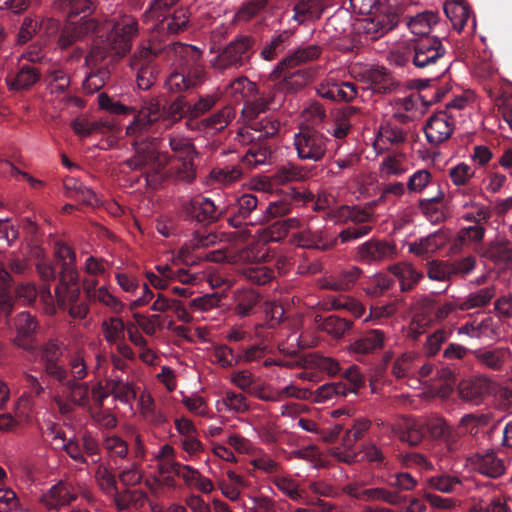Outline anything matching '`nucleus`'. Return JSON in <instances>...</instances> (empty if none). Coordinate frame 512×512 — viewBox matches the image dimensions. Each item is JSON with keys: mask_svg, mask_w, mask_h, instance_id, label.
<instances>
[{"mask_svg": "<svg viewBox=\"0 0 512 512\" xmlns=\"http://www.w3.org/2000/svg\"><path fill=\"white\" fill-rule=\"evenodd\" d=\"M181 403L194 416L211 419L214 413L209 408L206 400L197 393H182Z\"/></svg>", "mask_w": 512, "mask_h": 512, "instance_id": "obj_48", "label": "nucleus"}, {"mask_svg": "<svg viewBox=\"0 0 512 512\" xmlns=\"http://www.w3.org/2000/svg\"><path fill=\"white\" fill-rule=\"evenodd\" d=\"M235 114L231 107H224L211 116L199 122V129L205 132H219L225 129L230 121L234 118Z\"/></svg>", "mask_w": 512, "mask_h": 512, "instance_id": "obj_43", "label": "nucleus"}, {"mask_svg": "<svg viewBox=\"0 0 512 512\" xmlns=\"http://www.w3.org/2000/svg\"><path fill=\"white\" fill-rule=\"evenodd\" d=\"M478 364L494 370L502 371L510 356V352L507 348L496 347V348H480L472 351Z\"/></svg>", "mask_w": 512, "mask_h": 512, "instance_id": "obj_25", "label": "nucleus"}, {"mask_svg": "<svg viewBox=\"0 0 512 512\" xmlns=\"http://www.w3.org/2000/svg\"><path fill=\"white\" fill-rule=\"evenodd\" d=\"M458 336H467L471 339H491L496 334L494 321L491 317L481 320H471L456 329Z\"/></svg>", "mask_w": 512, "mask_h": 512, "instance_id": "obj_29", "label": "nucleus"}, {"mask_svg": "<svg viewBox=\"0 0 512 512\" xmlns=\"http://www.w3.org/2000/svg\"><path fill=\"white\" fill-rule=\"evenodd\" d=\"M473 470L485 477L497 479L507 469V461L494 451L479 452L470 457Z\"/></svg>", "mask_w": 512, "mask_h": 512, "instance_id": "obj_14", "label": "nucleus"}, {"mask_svg": "<svg viewBox=\"0 0 512 512\" xmlns=\"http://www.w3.org/2000/svg\"><path fill=\"white\" fill-rule=\"evenodd\" d=\"M241 273L247 280L258 285H264L274 278L273 270L262 264L244 266Z\"/></svg>", "mask_w": 512, "mask_h": 512, "instance_id": "obj_58", "label": "nucleus"}, {"mask_svg": "<svg viewBox=\"0 0 512 512\" xmlns=\"http://www.w3.org/2000/svg\"><path fill=\"white\" fill-rule=\"evenodd\" d=\"M455 128V115L439 111L429 117L424 125V133L429 145L437 147L452 136Z\"/></svg>", "mask_w": 512, "mask_h": 512, "instance_id": "obj_10", "label": "nucleus"}, {"mask_svg": "<svg viewBox=\"0 0 512 512\" xmlns=\"http://www.w3.org/2000/svg\"><path fill=\"white\" fill-rule=\"evenodd\" d=\"M376 424L379 427H387L393 435L409 445H417L423 439L421 425L411 418H401L394 425H386L379 419Z\"/></svg>", "mask_w": 512, "mask_h": 512, "instance_id": "obj_21", "label": "nucleus"}, {"mask_svg": "<svg viewBox=\"0 0 512 512\" xmlns=\"http://www.w3.org/2000/svg\"><path fill=\"white\" fill-rule=\"evenodd\" d=\"M249 407L246 396L233 390H226L215 402V408L219 413L242 414L247 412Z\"/></svg>", "mask_w": 512, "mask_h": 512, "instance_id": "obj_33", "label": "nucleus"}, {"mask_svg": "<svg viewBox=\"0 0 512 512\" xmlns=\"http://www.w3.org/2000/svg\"><path fill=\"white\" fill-rule=\"evenodd\" d=\"M450 237V231L441 228L409 243L408 250L417 256L434 253L443 248L450 240Z\"/></svg>", "mask_w": 512, "mask_h": 512, "instance_id": "obj_23", "label": "nucleus"}, {"mask_svg": "<svg viewBox=\"0 0 512 512\" xmlns=\"http://www.w3.org/2000/svg\"><path fill=\"white\" fill-rule=\"evenodd\" d=\"M362 495L365 502L383 501L391 505H399L404 500L398 492L383 487L366 488Z\"/></svg>", "mask_w": 512, "mask_h": 512, "instance_id": "obj_56", "label": "nucleus"}, {"mask_svg": "<svg viewBox=\"0 0 512 512\" xmlns=\"http://www.w3.org/2000/svg\"><path fill=\"white\" fill-rule=\"evenodd\" d=\"M102 450L111 461L116 464L118 460H123L128 454L127 443L118 435L102 432Z\"/></svg>", "mask_w": 512, "mask_h": 512, "instance_id": "obj_40", "label": "nucleus"}, {"mask_svg": "<svg viewBox=\"0 0 512 512\" xmlns=\"http://www.w3.org/2000/svg\"><path fill=\"white\" fill-rule=\"evenodd\" d=\"M56 4L62 9H68V16H80V20L87 17H95V1L96 0H55Z\"/></svg>", "mask_w": 512, "mask_h": 512, "instance_id": "obj_49", "label": "nucleus"}, {"mask_svg": "<svg viewBox=\"0 0 512 512\" xmlns=\"http://www.w3.org/2000/svg\"><path fill=\"white\" fill-rule=\"evenodd\" d=\"M426 485L442 493H453L462 486V479L450 474H440L426 479Z\"/></svg>", "mask_w": 512, "mask_h": 512, "instance_id": "obj_51", "label": "nucleus"}, {"mask_svg": "<svg viewBox=\"0 0 512 512\" xmlns=\"http://www.w3.org/2000/svg\"><path fill=\"white\" fill-rule=\"evenodd\" d=\"M491 385V380L483 375L465 379L458 386L459 396L463 401L477 405L490 391Z\"/></svg>", "mask_w": 512, "mask_h": 512, "instance_id": "obj_22", "label": "nucleus"}, {"mask_svg": "<svg viewBox=\"0 0 512 512\" xmlns=\"http://www.w3.org/2000/svg\"><path fill=\"white\" fill-rule=\"evenodd\" d=\"M135 155L127 160L131 169L145 170V177L148 185L156 188L166 179L191 183L196 177L194 166L195 157H179L171 165L168 171H163L168 157L159 151L157 139L152 141L135 142Z\"/></svg>", "mask_w": 512, "mask_h": 512, "instance_id": "obj_1", "label": "nucleus"}, {"mask_svg": "<svg viewBox=\"0 0 512 512\" xmlns=\"http://www.w3.org/2000/svg\"><path fill=\"white\" fill-rule=\"evenodd\" d=\"M305 223V218L298 217H291L281 221H277L271 227V239L273 241H278L291 230H297L298 232L300 229L305 228Z\"/></svg>", "mask_w": 512, "mask_h": 512, "instance_id": "obj_60", "label": "nucleus"}, {"mask_svg": "<svg viewBox=\"0 0 512 512\" xmlns=\"http://www.w3.org/2000/svg\"><path fill=\"white\" fill-rule=\"evenodd\" d=\"M254 43L250 35L237 36L218 55L216 66L220 69L243 66L250 59Z\"/></svg>", "mask_w": 512, "mask_h": 512, "instance_id": "obj_7", "label": "nucleus"}, {"mask_svg": "<svg viewBox=\"0 0 512 512\" xmlns=\"http://www.w3.org/2000/svg\"><path fill=\"white\" fill-rule=\"evenodd\" d=\"M273 484L282 494L292 501H299L303 498L304 490L301 488L300 484L289 475L275 476Z\"/></svg>", "mask_w": 512, "mask_h": 512, "instance_id": "obj_55", "label": "nucleus"}, {"mask_svg": "<svg viewBox=\"0 0 512 512\" xmlns=\"http://www.w3.org/2000/svg\"><path fill=\"white\" fill-rule=\"evenodd\" d=\"M444 191L436 184V193L429 198H423L419 201V208L432 224H438L445 220L446 214L442 210L440 203L444 199Z\"/></svg>", "mask_w": 512, "mask_h": 512, "instance_id": "obj_34", "label": "nucleus"}, {"mask_svg": "<svg viewBox=\"0 0 512 512\" xmlns=\"http://www.w3.org/2000/svg\"><path fill=\"white\" fill-rule=\"evenodd\" d=\"M351 13L347 9L340 8L331 15L325 24V33L330 38H341L348 36L354 30V23Z\"/></svg>", "mask_w": 512, "mask_h": 512, "instance_id": "obj_27", "label": "nucleus"}, {"mask_svg": "<svg viewBox=\"0 0 512 512\" xmlns=\"http://www.w3.org/2000/svg\"><path fill=\"white\" fill-rule=\"evenodd\" d=\"M321 53L320 47L317 45H308L300 47L293 52L289 53L281 62L278 64V68H294L307 61L314 60L319 57Z\"/></svg>", "mask_w": 512, "mask_h": 512, "instance_id": "obj_39", "label": "nucleus"}, {"mask_svg": "<svg viewBox=\"0 0 512 512\" xmlns=\"http://www.w3.org/2000/svg\"><path fill=\"white\" fill-rule=\"evenodd\" d=\"M348 395V387L347 384L339 381L326 383L322 386L318 387L316 391H312V399L317 403H324L330 400H333L337 397H345Z\"/></svg>", "mask_w": 512, "mask_h": 512, "instance_id": "obj_46", "label": "nucleus"}, {"mask_svg": "<svg viewBox=\"0 0 512 512\" xmlns=\"http://www.w3.org/2000/svg\"><path fill=\"white\" fill-rule=\"evenodd\" d=\"M175 430L178 434V442L185 452V460L196 458L204 451V445L198 437V430L194 422L186 416L174 419Z\"/></svg>", "mask_w": 512, "mask_h": 512, "instance_id": "obj_11", "label": "nucleus"}, {"mask_svg": "<svg viewBox=\"0 0 512 512\" xmlns=\"http://www.w3.org/2000/svg\"><path fill=\"white\" fill-rule=\"evenodd\" d=\"M40 78L38 70L30 65H24L17 72H11L6 77V83L10 90L22 91L29 89Z\"/></svg>", "mask_w": 512, "mask_h": 512, "instance_id": "obj_35", "label": "nucleus"}, {"mask_svg": "<svg viewBox=\"0 0 512 512\" xmlns=\"http://www.w3.org/2000/svg\"><path fill=\"white\" fill-rule=\"evenodd\" d=\"M311 175V170L294 163H286L280 166L275 174L274 180L279 184L304 181Z\"/></svg>", "mask_w": 512, "mask_h": 512, "instance_id": "obj_42", "label": "nucleus"}, {"mask_svg": "<svg viewBox=\"0 0 512 512\" xmlns=\"http://www.w3.org/2000/svg\"><path fill=\"white\" fill-rule=\"evenodd\" d=\"M333 216L338 222L351 221L355 224H364L370 221L372 214L364 208L342 205L336 209Z\"/></svg>", "mask_w": 512, "mask_h": 512, "instance_id": "obj_47", "label": "nucleus"}, {"mask_svg": "<svg viewBox=\"0 0 512 512\" xmlns=\"http://www.w3.org/2000/svg\"><path fill=\"white\" fill-rule=\"evenodd\" d=\"M55 257L61 262L60 283L55 289V297L51 294L48 286H43L39 291V297L44 304L45 312L53 314L56 307L68 309L73 318L84 319L88 313V306L85 302L78 303L80 287L77 282L75 271V254L72 249L63 242L55 244Z\"/></svg>", "mask_w": 512, "mask_h": 512, "instance_id": "obj_2", "label": "nucleus"}, {"mask_svg": "<svg viewBox=\"0 0 512 512\" xmlns=\"http://www.w3.org/2000/svg\"><path fill=\"white\" fill-rule=\"evenodd\" d=\"M321 329L334 338L342 337L352 327V322L338 316H328L321 323Z\"/></svg>", "mask_w": 512, "mask_h": 512, "instance_id": "obj_63", "label": "nucleus"}, {"mask_svg": "<svg viewBox=\"0 0 512 512\" xmlns=\"http://www.w3.org/2000/svg\"><path fill=\"white\" fill-rule=\"evenodd\" d=\"M486 229L482 224L469 225L460 228L451 244L453 252H460L469 245L480 244L485 236Z\"/></svg>", "mask_w": 512, "mask_h": 512, "instance_id": "obj_32", "label": "nucleus"}, {"mask_svg": "<svg viewBox=\"0 0 512 512\" xmlns=\"http://www.w3.org/2000/svg\"><path fill=\"white\" fill-rule=\"evenodd\" d=\"M75 498L73 488L67 483L59 482L41 496V502L48 509H59L69 505Z\"/></svg>", "mask_w": 512, "mask_h": 512, "instance_id": "obj_26", "label": "nucleus"}, {"mask_svg": "<svg viewBox=\"0 0 512 512\" xmlns=\"http://www.w3.org/2000/svg\"><path fill=\"white\" fill-rule=\"evenodd\" d=\"M451 261L432 260L427 263V276L432 281L449 282L454 278Z\"/></svg>", "mask_w": 512, "mask_h": 512, "instance_id": "obj_57", "label": "nucleus"}, {"mask_svg": "<svg viewBox=\"0 0 512 512\" xmlns=\"http://www.w3.org/2000/svg\"><path fill=\"white\" fill-rule=\"evenodd\" d=\"M95 29V17H87L84 20H80V16H68V22L61 30L58 45L62 49H65L87 33L94 32Z\"/></svg>", "mask_w": 512, "mask_h": 512, "instance_id": "obj_16", "label": "nucleus"}, {"mask_svg": "<svg viewBox=\"0 0 512 512\" xmlns=\"http://www.w3.org/2000/svg\"><path fill=\"white\" fill-rule=\"evenodd\" d=\"M496 290L493 285L486 286L470 292L463 299L459 301V308L461 311L482 308L490 303L495 297Z\"/></svg>", "mask_w": 512, "mask_h": 512, "instance_id": "obj_38", "label": "nucleus"}, {"mask_svg": "<svg viewBox=\"0 0 512 512\" xmlns=\"http://www.w3.org/2000/svg\"><path fill=\"white\" fill-rule=\"evenodd\" d=\"M14 329L16 335L13 337V343L27 351L33 361L44 363L46 373L64 385L66 371L57 363L61 355L60 347L53 341L42 346L36 344L38 322L35 316L28 312L19 313L14 320Z\"/></svg>", "mask_w": 512, "mask_h": 512, "instance_id": "obj_4", "label": "nucleus"}, {"mask_svg": "<svg viewBox=\"0 0 512 512\" xmlns=\"http://www.w3.org/2000/svg\"><path fill=\"white\" fill-rule=\"evenodd\" d=\"M438 22L434 12L425 11L407 19L406 25L410 32L419 37H429L432 26Z\"/></svg>", "mask_w": 512, "mask_h": 512, "instance_id": "obj_41", "label": "nucleus"}, {"mask_svg": "<svg viewBox=\"0 0 512 512\" xmlns=\"http://www.w3.org/2000/svg\"><path fill=\"white\" fill-rule=\"evenodd\" d=\"M172 63L185 68L188 85L194 89L204 83L206 79L205 67L201 63V51L193 45L173 43L164 51Z\"/></svg>", "mask_w": 512, "mask_h": 512, "instance_id": "obj_6", "label": "nucleus"}, {"mask_svg": "<svg viewBox=\"0 0 512 512\" xmlns=\"http://www.w3.org/2000/svg\"><path fill=\"white\" fill-rule=\"evenodd\" d=\"M258 199L253 194H243L238 197L234 204V216L228 218V223L234 228L242 225H250V220H255L258 212Z\"/></svg>", "mask_w": 512, "mask_h": 512, "instance_id": "obj_20", "label": "nucleus"}, {"mask_svg": "<svg viewBox=\"0 0 512 512\" xmlns=\"http://www.w3.org/2000/svg\"><path fill=\"white\" fill-rule=\"evenodd\" d=\"M186 213L193 214L198 222L210 224L216 222L222 216L223 208L217 206L208 197L191 199L183 204Z\"/></svg>", "mask_w": 512, "mask_h": 512, "instance_id": "obj_17", "label": "nucleus"}, {"mask_svg": "<svg viewBox=\"0 0 512 512\" xmlns=\"http://www.w3.org/2000/svg\"><path fill=\"white\" fill-rule=\"evenodd\" d=\"M165 20L167 21V30L177 34L185 30L189 24L188 10L182 6L173 8Z\"/></svg>", "mask_w": 512, "mask_h": 512, "instance_id": "obj_62", "label": "nucleus"}, {"mask_svg": "<svg viewBox=\"0 0 512 512\" xmlns=\"http://www.w3.org/2000/svg\"><path fill=\"white\" fill-rule=\"evenodd\" d=\"M290 69L291 68L280 69L278 68L277 65L272 72V74L275 75V77L283 78V83L287 90H298L299 88H302L309 82V72L302 69L290 71Z\"/></svg>", "mask_w": 512, "mask_h": 512, "instance_id": "obj_44", "label": "nucleus"}, {"mask_svg": "<svg viewBox=\"0 0 512 512\" xmlns=\"http://www.w3.org/2000/svg\"><path fill=\"white\" fill-rule=\"evenodd\" d=\"M290 210L291 205L287 200L270 202L264 210L260 208V213L256 216L255 220H250L249 224L255 225L257 223L269 222L275 217L288 214Z\"/></svg>", "mask_w": 512, "mask_h": 512, "instance_id": "obj_53", "label": "nucleus"}, {"mask_svg": "<svg viewBox=\"0 0 512 512\" xmlns=\"http://www.w3.org/2000/svg\"><path fill=\"white\" fill-rule=\"evenodd\" d=\"M294 146L299 159L317 162L328 149V139L322 133L306 129L294 135Z\"/></svg>", "mask_w": 512, "mask_h": 512, "instance_id": "obj_8", "label": "nucleus"}, {"mask_svg": "<svg viewBox=\"0 0 512 512\" xmlns=\"http://www.w3.org/2000/svg\"><path fill=\"white\" fill-rule=\"evenodd\" d=\"M396 245L386 240L370 239L356 249V259L366 264H376L394 258Z\"/></svg>", "mask_w": 512, "mask_h": 512, "instance_id": "obj_12", "label": "nucleus"}, {"mask_svg": "<svg viewBox=\"0 0 512 512\" xmlns=\"http://www.w3.org/2000/svg\"><path fill=\"white\" fill-rule=\"evenodd\" d=\"M445 14L452 22L454 29L462 31L470 18V11L463 2H452L445 6Z\"/></svg>", "mask_w": 512, "mask_h": 512, "instance_id": "obj_54", "label": "nucleus"}, {"mask_svg": "<svg viewBox=\"0 0 512 512\" xmlns=\"http://www.w3.org/2000/svg\"><path fill=\"white\" fill-rule=\"evenodd\" d=\"M101 29L106 35L98 43V56L101 55L103 59L110 58L111 62L130 50L132 38L138 30L135 19L128 15H114L105 21Z\"/></svg>", "mask_w": 512, "mask_h": 512, "instance_id": "obj_5", "label": "nucleus"}, {"mask_svg": "<svg viewBox=\"0 0 512 512\" xmlns=\"http://www.w3.org/2000/svg\"><path fill=\"white\" fill-rule=\"evenodd\" d=\"M397 25V19L392 14L370 13L354 22V31L367 40H376L384 36Z\"/></svg>", "mask_w": 512, "mask_h": 512, "instance_id": "obj_9", "label": "nucleus"}, {"mask_svg": "<svg viewBox=\"0 0 512 512\" xmlns=\"http://www.w3.org/2000/svg\"><path fill=\"white\" fill-rule=\"evenodd\" d=\"M44 435L55 450H64L75 461H86L79 444L71 438L67 439L65 433L56 424H48Z\"/></svg>", "mask_w": 512, "mask_h": 512, "instance_id": "obj_19", "label": "nucleus"}, {"mask_svg": "<svg viewBox=\"0 0 512 512\" xmlns=\"http://www.w3.org/2000/svg\"><path fill=\"white\" fill-rule=\"evenodd\" d=\"M109 394L126 404H130L131 400L136 397L133 387L118 376L107 381L106 389H103L98 383V402L108 397Z\"/></svg>", "mask_w": 512, "mask_h": 512, "instance_id": "obj_30", "label": "nucleus"}, {"mask_svg": "<svg viewBox=\"0 0 512 512\" xmlns=\"http://www.w3.org/2000/svg\"><path fill=\"white\" fill-rule=\"evenodd\" d=\"M431 173L426 169H419L411 174L407 181V189L412 193H421L425 188L434 186Z\"/></svg>", "mask_w": 512, "mask_h": 512, "instance_id": "obj_64", "label": "nucleus"}, {"mask_svg": "<svg viewBox=\"0 0 512 512\" xmlns=\"http://www.w3.org/2000/svg\"><path fill=\"white\" fill-rule=\"evenodd\" d=\"M389 270L400 282L401 291L411 290L423 277V274L412 264L406 262L394 264L389 267Z\"/></svg>", "mask_w": 512, "mask_h": 512, "instance_id": "obj_37", "label": "nucleus"}, {"mask_svg": "<svg viewBox=\"0 0 512 512\" xmlns=\"http://www.w3.org/2000/svg\"><path fill=\"white\" fill-rule=\"evenodd\" d=\"M235 311L241 316L245 317L252 313L253 308L258 304L260 296L253 289H243L235 294Z\"/></svg>", "mask_w": 512, "mask_h": 512, "instance_id": "obj_52", "label": "nucleus"}, {"mask_svg": "<svg viewBox=\"0 0 512 512\" xmlns=\"http://www.w3.org/2000/svg\"><path fill=\"white\" fill-rule=\"evenodd\" d=\"M388 335L381 329H371L360 335L349 345V352L354 355L375 354L383 349Z\"/></svg>", "mask_w": 512, "mask_h": 512, "instance_id": "obj_18", "label": "nucleus"}, {"mask_svg": "<svg viewBox=\"0 0 512 512\" xmlns=\"http://www.w3.org/2000/svg\"><path fill=\"white\" fill-rule=\"evenodd\" d=\"M446 54V47L436 36L401 38L390 47L388 60L399 67L412 63L418 69L438 68L442 73L449 68L450 61Z\"/></svg>", "mask_w": 512, "mask_h": 512, "instance_id": "obj_3", "label": "nucleus"}, {"mask_svg": "<svg viewBox=\"0 0 512 512\" xmlns=\"http://www.w3.org/2000/svg\"><path fill=\"white\" fill-rule=\"evenodd\" d=\"M322 14L319 0H299L294 7L293 18L299 23L318 19Z\"/></svg>", "mask_w": 512, "mask_h": 512, "instance_id": "obj_50", "label": "nucleus"}, {"mask_svg": "<svg viewBox=\"0 0 512 512\" xmlns=\"http://www.w3.org/2000/svg\"><path fill=\"white\" fill-rule=\"evenodd\" d=\"M63 392L68 394V397L73 403L84 406L88 403L90 394L92 396L95 395L96 388L93 386L91 390H89L86 384H77L68 381L67 385L64 386Z\"/></svg>", "mask_w": 512, "mask_h": 512, "instance_id": "obj_61", "label": "nucleus"}, {"mask_svg": "<svg viewBox=\"0 0 512 512\" xmlns=\"http://www.w3.org/2000/svg\"><path fill=\"white\" fill-rule=\"evenodd\" d=\"M163 107L156 100H149L134 117L133 122L127 127V134L134 136L142 133L148 127L163 116Z\"/></svg>", "mask_w": 512, "mask_h": 512, "instance_id": "obj_24", "label": "nucleus"}, {"mask_svg": "<svg viewBox=\"0 0 512 512\" xmlns=\"http://www.w3.org/2000/svg\"><path fill=\"white\" fill-rule=\"evenodd\" d=\"M419 104V97L406 96L396 98L391 103L392 118L402 124L413 121L419 114Z\"/></svg>", "mask_w": 512, "mask_h": 512, "instance_id": "obj_31", "label": "nucleus"}, {"mask_svg": "<svg viewBox=\"0 0 512 512\" xmlns=\"http://www.w3.org/2000/svg\"><path fill=\"white\" fill-rule=\"evenodd\" d=\"M318 95L332 101H352L357 97V87L353 82L342 81L334 76L325 77L317 86Z\"/></svg>", "mask_w": 512, "mask_h": 512, "instance_id": "obj_13", "label": "nucleus"}, {"mask_svg": "<svg viewBox=\"0 0 512 512\" xmlns=\"http://www.w3.org/2000/svg\"><path fill=\"white\" fill-rule=\"evenodd\" d=\"M155 52L150 46H142L133 55L130 66L136 71V82L141 90H148L154 83V76L149 66Z\"/></svg>", "mask_w": 512, "mask_h": 512, "instance_id": "obj_15", "label": "nucleus"}, {"mask_svg": "<svg viewBox=\"0 0 512 512\" xmlns=\"http://www.w3.org/2000/svg\"><path fill=\"white\" fill-rule=\"evenodd\" d=\"M289 37L290 32L288 30H284L273 35L270 42L267 43L261 51L262 58L268 61L274 59L285 49Z\"/></svg>", "mask_w": 512, "mask_h": 512, "instance_id": "obj_59", "label": "nucleus"}, {"mask_svg": "<svg viewBox=\"0 0 512 512\" xmlns=\"http://www.w3.org/2000/svg\"><path fill=\"white\" fill-rule=\"evenodd\" d=\"M361 274L362 271L359 267L348 266L331 274L325 279L322 286L335 291H345L357 282Z\"/></svg>", "mask_w": 512, "mask_h": 512, "instance_id": "obj_28", "label": "nucleus"}, {"mask_svg": "<svg viewBox=\"0 0 512 512\" xmlns=\"http://www.w3.org/2000/svg\"><path fill=\"white\" fill-rule=\"evenodd\" d=\"M178 0H150L147 10L143 14L146 22L161 23L170 11L174 8Z\"/></svg>", "mask_w": 512, "mask_h": 512, "instance_id": "obj_45", "label": "nucleus"}, {"mask_svg": "<svg viewBox=\"0 0 512 512\" xmlns=\"http://www.w3.org/2000/svg\"><path fill=\"white\" fill-rule=\"evenodd\" d=\"M293 243L303 248H313L325 250L329 244L324 239L323 232L320 230H313L308 223H305V228L300 229L293 235Z\"/></svg>", "mask_w": 512, "mask_h": 512, "instance_id": "obj_36", "label": "nucleus"}]
</instances>
